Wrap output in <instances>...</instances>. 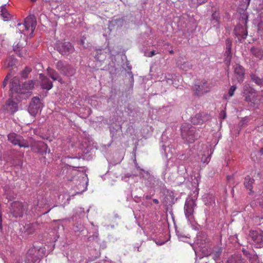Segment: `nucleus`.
Returning <instances> with one entry per match:
<instances>
[{
	"mask_svg": "<svg viewBox=\"0 0 263 263\" xmlns=\"http://www.w3.org/2000/svg\"><path fill=\"white\" fill-rule=\"evenodd\" d=\"M9 80H10V90L12 92H15L24 94L30 93L34 87V83L32 80L24 82L21 86L19 85L18 78L13 77L11 73H8L3 82L2 86L4 88L7 85Z\"/></svg>",
	"mask_w": 263,
	"mask_h": 263,
	"instance_id": "obj_1",
	"label": "nucleus"
},
{
	"mask_svg": "<svg viewBox=\"0 0 263 263\" xmlns=\"http://www.w3.org/2000/svg\"><path fill=\"white\" fill-rule=\"evenodd\" d=\"M45 249L39 246H33L27 252L25 263H39L40 259L45 255Z\"/></svg>",
	"mask_w": 263,
	"mask_h": 263,
	"instance_id": "obj_2",
	"label": "nucleus"
},
{
	"mask_svg": "<svg viewBox=\"0 0 263 263\" xmlns=\"http://www.w3.org/2000/svg\"><path fill=\"white\" fill-rule=\"evenodd\" d=\"M36 26V19L34 15H29L27 17L24 21V23H18L17 25V27L21 33H23L24 35L27 34L26 32L31 30L30 36H32L34 30Z\"/></svg>",
	"mask_w": 263,
	"mask_h": 263,
	"instance_id": "obj_3",
	"label": "nucleus"
},
{
	"mask_svg": "<svg viewBox=\"0 0 263 263\" xmlns=\"http://www.w3.org/2000/svg\"><path fill=\"white\" fill-rule=\"evenodd\" d=\"M181 133L182 138L188 143L194 142L198 137V134L195 133V129L189 123L182 124Z\"/></svg>",
	"mask_w": 263,
	"mask_h": 263,
	"instance_id": "obj_4",
	"label": "nucleus"
},
{
	"mask_svg": "<svg viewBox=\"0 0 263 263\" xmlns=\"http://www.w3.org/2000/svg\"><path fill=\"white\" fill-rule=\"evenodd\" d=\"M196 198L189 197L186 199L184 210L185 217L191 223L194 221V209L196 206Z\"/></svg>",
	"mask_w": 263,
	"mask_h": 263,
	"instance_id": "obj_5",
	"label": "nucleus"
},
{
	"mask_svg": "<svg viewBox=\"0 0 263 263\" xmlns=\"http://www.w3.org/2000/svg\"><path fill=\"white\" fill-rule=\"evenodd\" d=\"M27 210V205L20 201H14L10 206L11 214L14 217H22Z\"/></svg>",
	"mask_w": 263,
	"mask_h": 263,
	"instance_id": "obj_6",
	"label": "nucleus"
},
{
	"mask_svg": "<svg viewBox=\"0 0 263 263\" xmlns=\"http://www.w3.org/2000/svg\"><path fill=\"white\" fill-rule=\"evenodd\" d=\"M212 87V84L203 80L198 84H195L192 89L197 95H202L209 92Z\"/></svg>",
	"mask_w": 263,
	"mask_h": 263,
	"instance_id": "obj_7",
	"label": "nucleus"
},
{
	"mask_svg": "<svg viewBox=\"0 0 263 263\" xmlns=\"http://www.w3.org/2000/svg\"><path fill=\"white\" fill-rule=\"evenodd\" d=\"M8 140L15 145H18L20 147H28L30 143L27 140L24 139L22 136L15 133H10L8 135Z\"/></svg>",
	"mask_w": 263,
	"mask_h": 263,
	"instance_id": "obj_8",
	"label": "nucleus"
},
{
	"mask_svg": "<svg viewBox=\"0 0 263 263\" xmlns=\"http://www.w3.org/2000/svg\"><path fill=\"white\" fill-rule=\"evenodd\" d=\"M249 236L257 248L263 247V232L262 230H251L249 232Z\"/></svg>",
	"mask_w": 263,
	"mask_h": 263,
	"instance_id": "obj_9",
	"label": "nucleus"
},
{
	"mask_svg": "<svg viewBox=\"0 0 263 263\" xmlns=\"http://www.w3.org/2000/svg\"><path fill=\"white\" fill-rule=\"evenodd\" d=\"M57 68L62 73L67 76H72L75 72V70L65 62H58Z\"/></svg>",
	"mask_w": 263,
	"mask_h": 263,
	"instance_id": "obj_10",
	"label": "nucleus"
},
{
	"mask_svg": "<svg viewBox=\"0 0 263 263\" xmlns=\"http://www.w3.org/2000/svg\"><path fill=\"white\" fill-rule=\"evenodd\" d=\"M211 116L205 112H200L191 118V122L194 125L202 124L209 121Z\"/></svg>",
	"mask_w": 263,
	"mask_h": 263,
	"instance_id": "obj_11",
	"label": "nucleus"
},
{
	"mask_svg": "<svg viewBox=\"0 0 263 263\" xmlns=\"http://www.w3.org/2000/svg\"><path fill=\"white\" fill-rule=\"evenodd\" d=\"M57 48L59 52L63 55L69 54L74 50L71 44L68 42L59 43Z\"/></svg>",
	"mask_w": 263,
	"mask_h": 263,
	"instance_id": "obj_12",
	"label": "nucleus"
},
{
	"mask_svg": "<svg viewBox=\"0 0 263 263\" xmlns=\"http://www.w3.org/2000/svg\"><path fill=\"white\" fill-rule=\"evenodd\" d=\"M30 146L34 152L40 153H46L48 149L47 144L43 141H35L30 144Z\"/></svg>",
	"mask_w": 263,
	"mask_h": 263,
	"instance_id": "obj_13",
	"label": "nucleus"
},
{
	"mask_svg": "<svg viewBox=\"0 0 263 263\" xmlns=\"http://www.w3.org/2000/svg\"><path fill=\"white\" fill-rule=\"evenodd\" d=\"M86 135L85 133L83 132V149H85L86 153H87L90 150L96 147V146L94 145L92 138L89 137L86 138Z\"/></svg>",
	"mask_w": 263,
	"mask_h": 263,
	"instance_id": "obj_14",
	"label": "nucleus"
},
{
	"mask_svg": "<svg viewBox=\"0 0 263 263\" xmlns=\"http://www.w3.org/2000/svg\"><path fill=\"white\" fill-rule=\"evenodd\" d=\"M39 228L38 223L36 222L26 223L24 226L23 233L24 235L28 236L33 234Z\"/></svg>",
	"mask_w": 263,
	"mask_h": 263,
	"instance_id": "obj_15",
	"label": "nucleus"
},
{
	"mask_svg": "<svg viewBox=\"0 0 263 263\" xmlns=\"http://www.w3.org/2000/svg\"><path fill=\"white\" fill-rule=\"evenodd\" d=\"M41 85L42 88L50 90L53 86L52 82L43 74H40Z\"/></svg>",
	"mask_w": 263,
	"mask_h": 263,
	"instance_id": "obj_16",
	"label": "nucleus"
},
{
	"mask_svg": "<svg viewBox=\"0 0 263 263\" xmlns=\"http://www.w3.org/2000/svg\"><path fill=\"white\" fill-rule=\"evenodd\" d=\"M5 109L8 112L14 114L17 110L18 107L17 104L15 102L11 100H9L5 106Z\"/></svg>",
	"mask_w": 263,
	"mask_h": 263,
	"instance_id": "obj_17",
	"label": "nucleus"
},
{
	"mask_svg": "<svg viewBox=\"0 0 263 263\" xmlns=\"http://www.w3.org/2000/svg\"><path fill=\"white\" fill-rule=\"evenodd\" d=\"M234 73L238 76L237 80L239 82L243 81L245 75V70L242 66L239 64L236 65L234 67Z\"/></svg>",
	"mask_w": 263,
	"mask_h": 263,
	"instance_id": "obj_18",
	"label": "nucleus"
},
{
	"mask_svg": "<svg viewBox=\"0 0 263 263\" xmlns=\"http://www.w3.org/2000/svg\"><path fill=\"white\" fill-rule=\"evenodd\" d=\"M177 65L179 68L184 71L189 70L193 68V65L190 62L183 61L181 60L178 61Z\"/></svg>",
	"mask_w": 263,
	"mask_h": 263,
	"instance_id": "obj_19",
	"label": "nucleus"
},
{
	"mask_svg": "<svg viewBox=\"0 0 263 263\" xmlns=\"http://www.w3.org/2000/svg\"><path fill=\"white\" fill-rule=\"evenodd\" d=\"M251 53L256 58L260 60H263V50L256 47H253L251 49Z\"/></svg>",
	"mask_w": 263,
	"mask_h": 263,
	"instance_id": "obj_20",
	"label": "nucleus"
},
{
	"mask_svg": "<svg viewBox=\"0 0 263 263\" xmlns=\"http://www.w3.org/2000/svg\"><path fill=\"white\" fill-rule=\"evenodd\" d=\"M254 179L248 176L245 178L244 185L245 187L249 189L251 192L252 191L253 184L254 183Z\"/></svg>",
	"mask_w": 263,
	"mask_h": 263,
	"instance_id": "obj_21",
	"label": "nucleus"
},
{
	"mask_svg": "<svg viewBox=\"0 0 263 263\" xmlns=\"http://www.w3.org/2000/svg\"><path fill=\"white\" fill-rule=\"evenodd\" d=\"M47 72L48 76L53 80L61 82V79L58 76V74L54 70L48 68Z\"/></svg>",
	"mask_w": 263,
	"mask_h": 263,
	"instance_id": "obj_22",
	"label": "nucleus"
},
{
	"mask_svg": "<svg viewBox=\"0 0 263 263\" xmlns=\"http://www.w3.org/2000/svg\"><path fill=\"white\" fill-rule=\"evenodd\" d=\"M250 77L253 82L259 86L263 85V78H260L255 74L252 73Z\"/></svg>",
	"mask_w": 263,
	"mask_h": 263,
	"instance_id": "obj_23",
	"label": "nucleus"
},
{
	"mask_svg": "<svg viewBox=\"0 0 263 263\" xmlns=\"http://www.w3.org/2000/svg\"><path fill=\"white\" fill-rule=\"evenodd\" d=\"M26 44V43H17L16 44L14 45L13 46V50L16 52L18 53V55L21 57H23V55L20 53L21 50H23V47Z\"/></svg>",
	"mask_w": 263,
	"mask_h": 263,
	"instance_id": "obj_24",
	"label": "nucleus"
},
{
	"mask_svg": "<svg viewBox=\"0 0 263 263\" xmlns=\"http://www.w3.org/2000/svg\"><path fill=\"white\" fill-rule=\"evenodd\" d=\"M16 63V59L14 57L11 56L9 57L5 62V66L7 67H13Z\"/></svg>",
	"mask_w": 263,
	"mask_h": 263,
	"instance_id": "obj_25",
	"label": "nucleus"
},
{
	"mask_svg": "<svg viewBox=\"0 0 263 263\" xmlns=\"http://www.w3.org/2000/svg\"><path fill=\"white\" fill-rule=\"evenodd\" d=\"M29 106H31V107H33V106H37L38 108H41L42 106V104L41 102L40 99L39 97H34Z\"/></svg>",
	"mask_w": 263,
	"mask_h": 263,
	"instance_id": "obj_26",
	"label": "nucleus"
},
{
	"mask_svg": "<svg viewBox=\"0 0 263 263\" xmlns=\"http://www.w3.org/2000/svg\"><path fill=\"white\" fill-rule=\"evenodd\" d=\"M1 15L5 21H8L11 17L10 14L8 12L7 10L5 8H2L1 9Z\"/></svg>",
	"mask_w": 263,
	"mask_h": 263,
	"instance_id": "obj_27",
	"label": "nucleus"
},
{
	"mask_svg": "<svg viewBox=\"0 0 263 263\" xmlns=\"http://www.w3.org/2000/svg\"><path fill=\"white\" fill-rule=\"evenodd\" d=\"M41 108L37 107V106H33V107H31V106H29L28 108V111L30 114L33 116H35L39 111H41Z\"/></svg>",
	"mask_w": 263,
	"mask_h": 263,
	"instance_id": "obj_28",
	"label": "nucleus"
},
{
	"mask_svg": "<svg viewBox=\"0 0 263 263\" xmlns=\"http://www.w3.org/2000/svg\"><path fill=\"white\" fill-rule=\"evenodd\" d=\"M89 241H92L95 243H98L99 241V233L98 231L95 232L92 235H90L88 237Z\"/></svg>",
	"mask_w": 263,
	"mask_h": 263,
	"instance_id": "obj_29",
	"label": "nucleus"
},
{
	"mask_svg": "<svg viewBox=\"0 0 263 263\" xmlns=\"http://www.w3.org/2000/svg\"><path fill=\"white\" fill-rule=\"evenodd\" d=\"M221 252L222 250L221 248H218L216 251L212 252L211 255L212 256V258L214 259V260L216 261L219 258Z\"/></svg>",
	"mask_w": 263,
	"mask_h": 263,
	"instance_id": "obj_30",
	"label": "nucleus"
},
{
	"mask_svg": "<svg viewBox=\"0 0 263 263\" xmlns=\"http://www.w3.org/2000/svg\"><path fill=\"white\" fill-rule=\"evenodd\" d=\"M225 55L226 64L229 65L232 58L231 49H226Z\"/></svg>",
	"mask_w": 263,
	"mask_h": 263,
	"instance_id": "obj_31",
	"label": "nucleus"
},
{
	"mask_svg": "<svg viewBox=\"0 0 263 263\" xmlns=\"http://www.w3.org/2000/svg\"><path fill=\"white\" fill-rule=\"evenodd\" d=\"M168 78L166 77V82L168 84H172L174 87H177L178 85L176 83V80L175 79L174 80H172V76L168 74Z\"/></svg>",
	"mask_w": 263,
	"mask_h": 263,
	"instance_id": "obj_32",
	"label": "nucleus"
},
{
	"mask_svg": "<svg viewBox=\"0 0 263 263\" xmlns=\"http://www.w3.org/2000/svg\"><path fill=\"white\" fill-rule=\"evenodd\" d=\"M211 21L212 23L214 24V26H216L218 24V16L216 12L213 13Z\"/></svg>",
	"mask_w": 263,
	"mask_h": 263,
	"instance_id": "obj_33",
	"label": "nucleus"
},
{
	"mask_svg": "<svg viewBox=\"0 0 263 263\" xmlns=\"http://www.w3.org/2000/svg\"><path fill=\"white\" fill-rule=\"evenodd\" d=\"M211 160V156L210 155H208L207 156L205 155H203L201 158V161L203 163H208Z\"/></svg>",
	"mask_w": 263,
	"mask_h": 263,
	"instance_id": "obj_34",
	"label": "nucleus"
},
{
	"mask_svg": "<svg viewBox=\"0 0 263 263\" xmlns=\"http://www.w3.org/2000/svg\"><path fill=\"white\" fill-rule=\"evenodd\" d=\"M44 208V206L42 205H37V207L36 208V210L37 211H39L42 213V214H45L49 212L50 209L48 210L47 211H44L42 209Z\"/></svg>",
	"mask_w": 263,
	"mask_h": 263,
	"instance_id": "obj_35",
	"label": "nucleus"
},
{
	"mask_svg": "<svg viewBox=\"0 0 263 263\" xmlns=\"http://www.w3.org/2000/svg\"><path fill=\"white\" fill-rule=\"evenodd\" d=\"M236 88L237 87L235 85H233L230 88L228 92V94L230 97H232L233 96Z\"/></svg>",
	"mask_w": 263,
	"mask_h": 263,
	"instance_id": "obj_36",
	"label": "nucleus"
},
{
	"mask_svg": "<svg viewBox=\"0 0 263 263\" xmlns=\"http://www.w3.org/2000/svg\"><path fill=\"white\" fill-rule=\"evenodd\" d=\"M249 261L251 263H257V257L256 255H252L249 257Z\"/></svg>",
	"mask_w": 263,
	"mask_h": 263,
	"instance_id": "obj_37",
	"label": "nucleus"
},
{
	"mask_svg": "<svg viewBox=\"0 0 263 263\" xmlns=\"http://www.w3.org/2000/svg\"><path fill=\"white\" fill-rule=\"evenodd\" d=\"M226 49H231L232 41L230 39H227L226 40Z\"/></svg>",
	"mask_w": 263,
	"mask_h": 263,
	"instance_id": "obj_38",
	"label": "nucleus"
},
{
	"mask_svg": "<svg viewBox=\"0 0 263 263\" xmlns=\"http://www.w3.org/2000/svg\"><path fill=\"white\" fill-rule=\"evenodd\" d=\"M248 89H250V90L249 91L250 93L254 92V89L250 88L248 84H246L243 86V91L245 92Z\"/></svg>",
	"mask_w": 263,
	"mask_h": 263,
	"instance_id": "obj_39",
	"label": "nucleus"
},
{
	"mask_svg": "<svg viewBox=\"0 0 263 263\" xmlns=\"http://www.w3.org/2000/svg\"><path fill=\"white\" fill-rule=\"evenodd\" d=\"M135 167L136 168L140 171L139 174H142V172L146 173V174H148L147 172H146L145 170H144L142 168H141L140 166L138 165V163L137 162L135 163Z\"/></svg>",
	"mask_w": 263,
	"mask_h": 263,
	"instance_id": "obj_40",
	"label": "nucleus"
},
{
	"mask_svg": "<svg viewBox=\"0 0 263 263\" xmlns=\"http://www.w3.org/2000/svg\"><path fill=\"white\" fill-rule=\"evenodd\" d=\"M156 54L155 50H152L151 52H146L145 53V55L148 57H152Z\"/></svg>",
	"mask_w": 263,
	"mask_h": 263,
	"instance_id": "obj_41",
	"label": "nucleus"
},
{
	"mask_svg": "<svg viewBox=\"0 0 263 263\" xmlns=\"http://www.w3.org/2000/svg\"><path fill=\"white\" fill-rule=\"evenodd\" d=\"M125 110L128 114L132 113L133 111L132 106L129 104L126 107Z\"/></svg>",
	"mask_w": 263,
	"mask_h": 263,
	"instance_id": "obj_42",
	"label": "nucleus"
},
{
	"mask_svg": "<svg viewBox=\"0 0 263 263\" xmlns=\"http://www.w3.org/2000/svg\"><path fill=\"white\" fill-rule=\"evenodd\" d=\"M258 30L260 31L263 30V22H260L258 23Z\"/></svg>",
	"mask_w": 263,
	"mask_h": 263,
	"instance_id": "obj_43",
	"label": "nucleus"
},
{
	"mask_svg": "<svg viewBox=\"0 0 263 263\" xmlns=\"http://www.w3.org/2000/svg\"><path fill=\"white\" fill-rule=\"evenodd\" d=\"M29 72V70H26L22 71V76L24 78H25L27 77L28 72Z\"/></svg>",
	"mask_w": 263,
	"mask_h": 263,
	"instance_id": "obj_44",
	"label": "nucleus"
},
{
	"mask_svg": "<svg viewBox=\"0 0 263 263\" xmlns=\"http://www.w3.org/2000/svg\"><path fill=\"white\" fill-rule=\"evenodd\" d=\"M131 176H132V175L130 174H126L124 176H123L122 177V179L123 180L126 181L125 179H126V178H129Z\"/></svg>",
	"mask_w": 263,
	"mask_h": 263,
	"instance_id": "obj_45",
	"label": "nucleus"
},
{
	"mask_svg": "<svg viewBox=\"0 0 263 263\" xmlns=\"http://www.w3.org/2000/svg\"><path fill=\"white\" fill-rule=\"evenodd\" d=\"M86 179H87V180L86 181V183H85L86 186L85 190H83V192L87 190V186L88 184V178L87 177V175H86Z\"/></svg>",
	"mask_w": 263,
	"mask_h": 263,
	"instance_id": "obj_46",
	"label": "nucleus"
},
{
	"mask_svg": "<svg viewBox=\"0 0 263 263\" xmlns=\"http://www.w3.org/2000/svg\"><path fill=\"white\" fill-rule=\"evenodd\" d=\"M197 3H198L199 5H201L202 4L204 3L207 1V0H197Z\"/></svg>",
	"mask_w": 263,
	"mask_h": 263,
	"instance_id": "obj_47",
	"label": "nucleus"
},
{
	"mask_svg": "<svg viewBox=\"0 0 263 263\" xmlns=\"http://www.w3.org/2000/svg\"><path fill=\"white\" fill-rule=\"evenodd\" d=\"M245 101H247V102H250L251 101V98H250V97L249 96H246L245 97Z\"/></svg>",
	"mask_w": 263,
	"mask_h": 263,
	"instance_id": "obj_48",
	"label": "nucleus"
},
{
	"mask_svg": "<svg viewBox=\"0 0 263 263\" xmlns=\"http://www.w3.org/2000/svg\"><path fill=\"white\" fill-rule=\"evenodd\" d=\"M153 201L155 203V204H158L159 203V201L158 199H153Z\"/></svg>",
	"mask_w": 263,
	"mask_h": 263,
	"instance_id": "obj_49",
	"label": "nucleus"
},
{
	"mask_svg": "<svg viewBox=\"0 0 263 263\" xmlns=\"http://www.w3.org/2000/svg\"><path fill=\"white\" fill-rule=\"evenodd\" d=\"M162 148H163V150H164V153H165V154H166V156H167V153H166V147H165L164 145H163V146H162Z\"/></svg>",
	"mask_w": 263,
	"mask_h": 263,
	"instance_id": "obj_50",
	"label": "nucleus"
},
{
	"mask_svg": "<svg viewBox=\"0 0 263 263\" xmlns=\"http://www.w3.org/2000/svg\"><path fill=\"white\" fill-rule=\"evenodd\" d=\"M255 219H256V220H257L258 219L259 221H260V220L262 219L263 218L262 217H259V216H257V217H255Z\"/></svg>",
	"mask_w": 263,
	"mask_h": 263,
	"instance_id": "obj_51",
	"label": "nucleus"
},
{
	"mask_svg": "<svg viewBox=\"0 0 263 263\" xmlns=\"http://www.w3.org/2000/svg\"><path fill=\"white\" fill-rule=\"evenodd\" d=\"M145 198L147 200L151 199V196L150 195L145 196Z\"/></svg>",
	"mask_w": 263,
	"mask_h": 263,
	"instance_id": "obj_52",
	"label": "nucleus"
},
{
	"mask_svg": "<svg viewBox=\"0 0 263 263\" xmlns=\"http://www.w3.org/2000/svg\"><path fill=\"white\" fill-rule=\"evenodd\" d=\"M2 218L0 217V229L2 228Z\"/></svg>",
	"mask_w": 263,
	"mask_h": 263,
	"instance_id": "obj_53",
	"label": "nucleus"
},
{
	"mask_svg": "<svg viewBox=\"0 0 263 263\" xmlns=\"http://www.w3.org/2000/svg\"><path fill=\"white\" fill-rule=\"evenodd\" d=\"M58 224H59V226H61V227H58V229H63V226L60 223H58Z\"/></svg>",
	"mask_w": 263,
	"mask_h": 263,
	"instance_id": "obj_54",
	"label": "nucleus"
},
{
	"mask_svg": "<svg viewBox=\"0 0 263 263\" xmlns=\"http://www.w3.org/2000/svg\"><path fill=\"white\" fill-rule=\"evenodd\" d=\"M260 153L261 155H263V147L260 149Z\"/></svg>",
	"mask_w": 263,
	"mask_h": 263,
	"instance_id": "obj_55",
	"label": "nucleus"
},
{
	"mask_svg": "<svg viewBox=\"0 0 263 263\" xmlns=\"http://www.w3.org/2000/svg\"><path fill=\"white\" fill-rule=\"evenodd\" d=\"M29 1L33 3L35 2L36 1V0H29Z\"/></svg>",
	"mask_w": 263,
	"mask_h": 263,
	"instance_id": "obj_56",
	"label": "nucleus"
},
{
	"mask_svg": "<svg viewBox=\"0 0 263 263\" xmlns=\"http://www.w3.org/2000/svg\"><path fill=\"white\" fill-rule=\"evenodd\" d=\"M88 110V111H89L90 109L89 108H88V109L85 108V110Z\"/></svg>",
	"mask_w": 263,
	"mask_h": 263,
	"instance_id": "obj_57",
	"label": "nucleus"
},
{
	"mask_svg": "<svg viewBox=\"0 0 263 263\" xmlns=\"http://www.w3.org/2000/svg\"><path fill=\"white\" fill-rule=\"evenodd\" d=\"M170 52H171V53H173V51H170Z\"/></svg>",
	"mask_w": 263,
	"mask_h": 263,
	"instance_id": "obj_58",
	"label": "nucleus"
}]
</instances>
